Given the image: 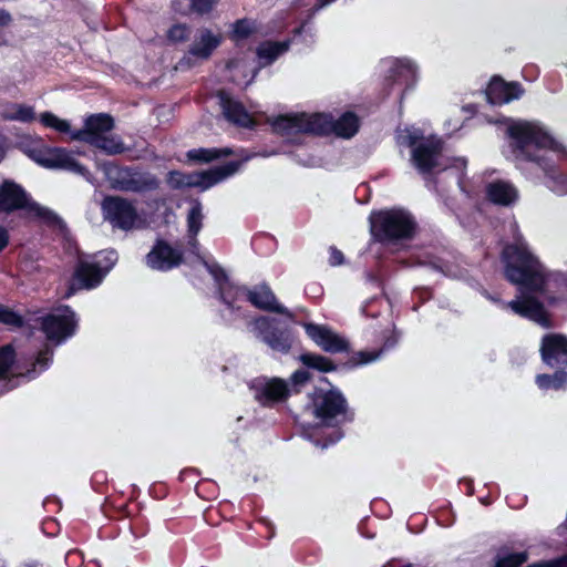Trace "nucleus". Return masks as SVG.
<instances>
[{
    "mask_svg": "<svg viewBox=\"0 0 567 567\" xmlns=\"http://www.w3.org/2000/svg\"><path fill=\"white\" fill-rule=\"evenodd\" d=\"M181 261L182 254L164 241H157L146 255L147 266L155 270H168L178 266Z\"/></svg>",
    "mask_w": 567,
    "mask_h": 567,
    "instance_id": "16",
    "label": "nucleus"
},
{
    "mask_svg": "<svg viewBox=\"0 0 567 567\" xmlns=\"http://www.w3.org/2000/svg\"><path fill=\"white\" fill-rule=\"evenodd\" d=\"M48 352H49V351L47 350L44 353H40V355H39V357H38V359H37V362H38V363H42L44 360H48V359L45 358V355L48 354Z\"/></svg>",
    "mask_w": 567,
    "mask_h": 567,
    "instance_id": "47",
    "label": "nucleus"
},
{
    "mask_svg": "<svg viewBox=\"0 0 567 567\" xmlns=\"http://www.w3.org/2000/svg\"><path fill=\"white\" fill-rule=\"evenodd\" d=\"M487 196L495 204L509 205L517 198V192L508 183L495 182L488 185Z\"/></svg>",
    "mask_w": 567,
    "mask_h": 567,
    "instance_id": "22",
    "label": "nucleus"
},
{
    "mask_svg": "<svg viewBox=\"0 0 567 567\" xmlns=\"http://www.w3.org/2000/svg\"><path fill=\"white\" fill-rule=\"evenodd\" d=\"M224 37L219 31L207 28L199 29L188 49V55L199 61L208 60L223 43Z\"/></svg>",
    "mask_w": 567,
    "mask_h": 567,
    "instance_id": "13",
    "label": "nucleus"
},
{
    "mask_svg": "<svg viewBox=\"0 0 567 567\" xmlns=\"http://www.w3.org/2000/svg\"><path fill=\"white\" fill-rule=\"evenodd\" d=\"M0 322L12 327H19L22 324V319L17 313L0 305Z\"/></svg>",
    "mask_w": 567,
    "mask_h": 567,
    "instance_id": "37",
    "label": "nucleus"
},
{
    "mask_svg": "<svg viewBox=\"0 0 567 567\" xmlns=\"http://www.w3.org/2000/svg\"><path fill=\"white\" fill-rule=\"evenodd\" d=\"M508 134L514 140L517 157L526 156V158H528L529 155L525 152V148L533 145L537 147H548L555 151L560 150V145L535 123H514L508 127Z\"/></svg>",
    "mask_w": 567,
    "mask_h": 567,
    "instance_id": "4",
    "label": "nucleus"
},
{
    "mask_svg": "<svg viewBox=\"0 0 567 567\" xmlns=\"http://www.w3.org/2000/svg\"><path fill=\"white\" fill-rule=\"evenodd\" d=\"M347 412V402L343 395L331 390L315 400V415L323 422H329Z\"/></svg>",
    "mask_w": 567,
    "mask_h": 567,
    "instance_id": "14",
    "label": "nucleus"
},
{
    "mask_svg": "<svg viewBox=\"0 0 567 567\" xmlns=\"http://www.w3.org/2000/svg\"><path fill=\"white\" fill-rule=\"evenodd\" d=\"M189 35L190 29L182 23L172 25L166 32V38L171 43L185 42L188 40Z\"/></svg>",
    "mask_w": 567,
    "mask_h": 567,
    "instance_id": "33",
    "label": "nucleus"
},
{
    "mask_svg": "<svg viewBox=\"0 0 567 567\" xmlns=\"http://www.w3.org/2000/svg\"><path fill=\"white\" fill-rule=\"evenodd\" d=\"M104 260L90 262L86 260L80 261L74 272L73 282L70 286L68 296H71L78 289H91L101 284L105 274L113 267L117 260L114 251L104 254Z\"/></svg>",
    "mask_w": 567,
    "mask_h": 567,
    "instance_id": "5",
    "label": "nucleus"
},
{
    "mask_svg": "<svg viewBox=\"0 0 567 567\" xmlns=\"http://www.w3.org/2000/svg\"><path fill=\"white\" fill-rule=\"evenodd\" d=\"M14 362V351L6 346L0 349V379L4 378Z\"/></svg>",
    "mask_w": 567,
    "mask_h": 567,
    "instance_id": "35",
    "label": "nucleus"
},
{
    "mask_svg": "<svg viewBox=\"0 0 567 567\" xmlns=\"http://www.w3.org/2000/svg\"><path fill=\"white\" fill-rule=\"evenodd\" d=\"M342 262H343V254L336 248H330V264L332 266H338V265H341Z\"/></svg>",
    "mask_w": 567,
    "mask_h": 567,
    "instance_id": "42",
    "label": "nucleus"
},
{
    "mask_svg": "<svg viewBox=\"0 0 567 567\" xmlns=\"http://www.w3.org/2000/svg\"><path fill=\"white\" fill-rule=\"evenodd\" d=\"M300 361L305 365L317 369L321 372H330L336 370L333 362L323 355L306 353L300 357Z\"/></svg>",
    "mask_w": 567,
    "mask_h": 567,
    "instance_id": "29",
    "label": "nucleus"
},
{
    "mask_svg": "<svg viewBox=\"0 0 567 567\" xmlns=\"http://www.w3.org/2000/svg\"><path fill=\"white\" fill-rule=\"evenodd\" d=\"M333 1H334V0H320V2H321V3H320V7H321V8H322V7H326V6L330 4V3H331V2H333Z\"/></svg>",
    "mask_w": 567,
    "mask_h": 567,
    "instance_id": "49",
    "label": "nucleus"
},
{
    "mask_svg": "<svg viewBox=\"0 0 567 567\" xmlns=\"http://www.w3.org/2000/svg\"><path fill=\"white\" fill-rule=\"evenodd\" d=\"M227 66H228V69H230V70L236 69V68L238 66V62H236V61H231V62H229V63H228V65H227Z\"/></svg>",
    "mask_w": 567,
    "mask_h": 567,
    "instance_id": "48",
    "label": "nucleus"
},
{
    "mask_svg": "<svg viewBox=\"0 0 567 567\" xmlns=\"http://www.w3.org/2000/svg\"><path fill=\"white\" fill-rule=\"evenodd\" d=\"M265 322H266V320H265V319H262V320H259V321H258V324H264Z\"/></svg>",
    "mask_w": 567,
    "mask_h": 567,
    "instance_id": "50",
    "label": "nucleus"
},
{
    "mask_svg": "<svg viewBox=\"0 0 567 567\" xmlns=\"http://www.w3.org/2000/svg\"><path fill=\"white\" fill-rule=\"evenodd\" d=\"M248 299L259 309L285 313L291 317L290 312L277 302L275 295L267 286H259L248 291Z\"/></svg>",
    "mask_w": 567,
    "mask_h": 567,
    "instance_id": "20",
    "label": "nucleus"
},
{
    "mask_svg": "<svg viewBox=\"0 0 567 567\" xmlns=\"http://www.w3.org/2000/svg\"><path fill=\"white\" fill-rule=\"evenodd\" d=\"M203 221V212L202 205L198 202H195L188 213L187 223H188V231L192 236H196L200 228Z\"/></svg>",
    "mask_w": 567,
    "mask_h": 567,
    "instance_id": "32",
    "label": "nucleus"
},
{
    "mask_svg": "<svg viewBox=\"0 0 567 567\" xmlns=\"http://www.w3.org/2000/svg\"><path fill=\"white\" fill-rule=\"evenodd\" d=\"M377 358H378V354H375L373 352L361 351L352 358V364L358 365V364L369 363V362L374 361Z\"/></svg>",
    "mask_w": 567,
    "mask_h": 567,
    "instance_id": "39",
    "label": "nucleus"
},
{
    "mask_svg": "<svg viewBox=\"0 0 567 567\" xmlns=\"http://www.w3.org/2000/svg\"><path fill=\"white\" fill-rule=\"evenodd\" d=\"M307 334L327 352H342L349 349L348 341L326 326L305 323Z\"/></svg>",
    "mask_w": 567,
    "mask_h": 567,
    "instance_id": "12",
    "label": "nucleus"
},
{
    "mask_svg": "<svg viewBox=\"0 0 567 567\" xmlns=\"http://www.w3.org/2000/svg\"><path fill=\"white\" fill-rule=\"evenodd\" d=\"M287 50V42H264L257 48L256 53L260 60L265 61L262 64L266 65L275 61Z\"/></svg>",
    "mask_w": 567,
    "mask_h": 567,
    "instance_id": "25",
    "label": "nucleus"
},
{
    "mask_svg": "<svg viewBox=\"0 0 567 567\" xmlns=\"http://www.w3.org/2000/svg\"><path fill=\"white\" fill-rule=\"evenodd\" d=\"M221 295L224 296V287L220 285Z\"/></svg>",
    "mask_w": 567,
    "mask_h": 567,
    "instance_id": "51",
    "label": "nucleus"
},
{
    "mask_svg": "<svg viewBox=\"0 0 567 567\" xmlns=\"http://www.w3.org/2000/svg\"><path fill=\"white\" fill-rule=\"evenodd\" d=\"M92 145L104 151L107 154H120L125 151V146L121 138L116 135L105 134L99 138V142H94Z\"/></svg>",
    "mask_w": 567,
    "mask_h": 567,
    "instance_id": "28",
    "label": "nucleus"
},
{
    "mask_svg": "<svg viewBox=\"0 0 567 567\" xmlns=\"http://www.w3.org/2000/svg\"><path fill=\"white\" fill-rule=\"evenodd\" d=\"M105 219L122 229H131L140 223L135 207L120 197L105 198L102 204Z\"/></svg>",
    "mask_w": 567,
    "mask_h": 567,
    "instance_id": "10",
    "label": "nucleus"
},
{
    "mask_svg": "<svg viewBox=\"0 0 567 567\" xmlns=\"http://www.w3.org/2000/svg\"><path fill=\"white\" fill-rule=\"evenodd\" d=\"M276 132L293 140V136L300 133L322 134L333 130L337 135L351 137L358 131V118L352 113L341 116L336 123L326 114H300L293 116H279L272 123Z\"/></svg>",
    "mask_w": 567,
    "mask_h": 567,
    "instance_id": "1",
    "label": "nucleus"
},
{
    "mask_svg": "<svg viewBox=\"0 0 567 567\" xmlns=\"http://www.w3.org/2000/svg\"><path fill=\"white\" fill-rule=\"evenodd\" d=\"M238 169V165L236 163H229L220 167H216L209 171L193 173V174H182L179 172H171L167 177V182L172 187H200L202 189H207L213 185L219 183L226 177L230 176Z\"/></svg>",
    "mask_w": 567,
    "mask_h": 567,
    "instance_id": "6",
    "label": "nucleus"
},
{
    "mask_svg": "<svg viewBox=\"0 0 567 567\" xmlns=\"http://www.w3.org/2000/svg\"><path fill=\"white\" fill-rule=\"evenodd\" d=\"M289 390L285 380L272 378L267 380L257 394V400L262 404L284 401L288 398Z\"/></svg>",
    "mask_w": 567,
    "mask_h": 567,
    "instance_id": "21",
    "label": "nucleus"
},
{
    "mask_svg": "<svg viewBox=\"0 0 567 567\" xmlns=\"http://www.w3.org/2000/svg\"><path fill=\"white\" fill-rule=\"evenodd\" d=\"M257 31V25L252 20L241 19L233 24L230 38L235 41L244 40Z\"/></svg>",
    "mask_w": 567,
    "mask_h": 567,
    "instance_id": "31",
    "label": "nucleus"
},
{
    "mask_svg": "<svg viewBox=\"0 0 567 567\" xmlns=\"http://www.w3.org/2000/svg\"><path fill=\"white\" fill-rule=\"evenodd\" d=\"M39 120L45 127L52 128L58 133L69 135L70 140H72V133H75L76 131L71 128L69 121L60 118L51 112H44L40 114Z\"/></svg>",
    "mask_w": 567,
    "mask_h": 567,
    "instance_id": "26",
    "label": "nucleus"
},
{
    "mask_svg": "<svg viewBox=\"0 0 567 567\" xmlns=\"http://www.w3.org/2000/svg\"><path fill=\"white\" fill-rule=\"evenodd\" d=\"M114 126L113 118L107 114L89 116L81 130L72 133V141H82L89 144L99 142V138L110 133Z\"/></svg>",
    "mask_w": 567,
    "mask_h": 567,
    "instance_id": "11",
    "label": "nucleus"
},
{
    "mask_svg": "<svg viewBox=\"0 0 567 567\" xmlns=\"http://www.w3.org/2000/svg\"><path fill=\"white\" fill-rule=\"evenodd\" d=\"M309 379H310V374L306 370H297L291 375V381H292L293 385H296V386L305 384Z\"/></svg>",
    "mask_w": 567,
    "mask_h": 567,
    "instance_id": "40",
    "label": "nucleus"
},
{
    "mask_svg": "<svg viewBox=\"0 0 567 567\" xmlns=\"http://www.w3.org/2000/svg\"><path fill=\"white\" fill-rule=\"evenodd\" d=\"M264 340L277 351L286 352L290 349L289 337L282 332L279 334L265 336Z\"/></svg>",
    "mask_w": 567,
    "mask_h": 567,
    "instance_id": "34",
    "label": "nucleus"
},
{
    "mask_svg": "<svg viewBox=\"0 0 567 567\" xmlns=\"http://www.w3.org/2000/svg\"><path fill=\"white\" fill-rule=\"evenodd\" d=\"M372 231L384 239L410 238L414 231V221L402 209L380 212L371 217Z\"/></svg>",
    "mask_w": 567,
    "mask_h": 567,
    "instance_id": "3",
    "label": "nucleus"
},
{
    "mask_svg": "<svg viewBox=\"0 0 567 567\" xmlns=\"http://www.w3.org/2000/svg\"><path fill=\"white\" fill-rule=\"evenodd\" d=\"M192 8L198 13H206L213 9L216 0H190Z\"/></svg>",
    "mask_w": 567,
    "mask_h": 567,
    "instance_id": "38",
    "label": "nucleus"
},
{
    "mask_svg": "<svg viewBox=\"0 0 567 567\" xmlns=\"http://www.w3.org/2000/svg\"><path fill=\"white\" fill-rule=\"evenodd\" d=\"M1 117L7 121L22 123H32L37 120L35 111L32 106L18 103L7 105L1 112Z\"/></svg>",
    "mask_w": 567,
    "mask_h": 567,
    "instance_id": "24",
    "label": "nucleus"
},
{
    "mask_svg": "<svg viewBox=\"0 0 567 567\" xmlns=\"http://www.w3.org/2000/svg\"><path fill=\"white\" fill-rule=\"evenodd\" d=\"M401 71H399V75H402L403 73H410L414 74V66L409 61H401Z\"/></svg>",
    "mask_w": 567,
    "mask_h": 567,
    "instance_id": "43",
    "label": "nucleus"
},
{
    "mask_svg": "<svg viewBox=\"0 0 567 567\" xmlns=\"http://www.w3.org/2000/svg\"><path fill=\"white\" fill-rule=\"evenodd\" d=\"M536 383L540 389H563L567 384V373L559 371L554 375L540 374L536 378Z\"/></svg>",
    "mask_w": 567,
    "mask_h": 567,
    "instance_id": "30",
    "label": "nucleus"
},
{
    "mask_svg": "<svg viewBox=\"0 0 567 567\" xmlns=\"http://www.w3.org/2000/svg\"><path fill=\"white\" fill-rule=\"evenodd\" d=\"M9 236L4 228H0V251L8 245Z\"/></svg>",
    "mask_w": 567,
    "mask_h": 567,
    "instance_id": "44",
    "label": "nucleus"
},
{
    "mask_svg": "<svg viewBox=\"0 0 567 567\" xmlns=\"http://www.w3.org/2000/svg\"><path fill=\"white\" fill-rule=\"evenodd\" d=\"M515 313L528 318L544 327L549 326L548 316L543 306L532 297L523 296L507 305Z\"/></svg>",
    "mask_w": 567,
    "mask_h": 567,
    "instance_id": "18",
    "label": "nucleus"
},
{
    "mask_svg": "<svg viewBox=\"0 0 567 567\" xmlns=\"http://www.w3.org/2000/svg\"><path fill=\"white\" fill-rule=\"evenodd\" d=\"M442 151L440 140H427L416 145L412 153L414 165L421 172H429L437 165Z\"/></svg>",
    "mask_w": 567,
    "mask_h": 567,
    "instance_id": "17",
    "label": "nucleus"
},
{
    "mask_svg": "<svg viewBox=\"0 0 567 567\" xmlns=\"http://www.w3.org/2000/svg\"><path fill=\"white\" fill-rule=\"evenodd\" d=\"M522 90L516 83H506L499 78H493L487 86L486 96L492 104H504L518 99Z\"/></svg>",
    "mask_w": 567,
    "mask_h": 567,
    "instance_id": "19",
    "label": "nucleus"
},
{
    "mask_svg": "<svg viewBox=\"0 0 567 567\" xmlns=\"http://www.w3.org/2000/svg\"><path fill=\"white\" fill-rule=\"evenodd\" d=\"M75 328V313L69 307L59 308L41 318V329L47 339L56 344L71 337Z\"/></svg>",
    "mask_w": 567,
    "mask_h": 567,
    "instance_id": "7",
    "label": "nucleus"
},
{
    "mask_svg": "<svg viewBox=\"0 0 567 567\" xmlns=\"http://www.w3.org/2000/svg\"><path fill=\"white\" fill-rule=\"evenodd\" d=\"M221 105L225 116L241 126H249L254 123L251 116L244 110L238 102L231 101L221 95Z\"/></svg>",
    "mask_w": 567,
    "mask_h": 567,
    "instance_id": "23",
    "label": "nucleus"
},
{
    "mask_svg": "<svg viewBox=\"0 0 567 567\" xmlns=\"http://www.w3.org/2000/svg\"><path fill=\"white\" fill-rule=\"evenodd\" d=\"M506 260V277L514 284L529 290H540L544 275L538 260L528 251L526 245L518 240L503 251Z\"/></svg>",
    "mask_w": 567,
    "mask_h": 567,
    "instance_id": "2",
    "label": "nucleus"
},
{
    "mask_svg": "<svg viewBox=\"0 0 567 567\" xmlns=\"http://www.w3.org/2000/svg\"><path fill=\"white\" fill-rule=\"evenodd\" d=\"M526 558L524 553L499 556L496 560V567H518Z\"/></svg>",
    "mask_w": 567,
    "mask_h": 567,
    "instance_id": "36",
    "label": "nucleus"
},
{
    "mask_svg": "<svg viewBox=\"0 0 567 567\" xmlns=\"http://www.w3.org/2000/svg\"><path fill=\"white\" fill-rule=\"evenodd\" d=\"M543 361L550 365H567V338L561 334H547L540 346Z\"/></svg>",
    "mask_w": 567,
    "mask_h": 567,
    "instance_id": "15",
    "label": "nucleus"
},
{
    "mask_svg": "<svg viewBox=\"0 0 567 567\" xmlns=\"http://www.w3.org/2000/svg\"><path fill=\"white\" fill-rule=\"evenodd\" d=\"M229 148H198V150H192L187 153L188 159L197 161V162H210L214 161L220 156H228L230 154Z\"/></svg>",
    "mask_w": 567,
    "mask_h": 567,
    "instance_id": "27",
    "label": "nucleus"
},
{
    "mask_svg": "<svg viewBox=\"0 0 567 567\" xmlns=\"http://www.w3.org/2000/svg\"><path fill=\"white\" fill-rule=\"evenodd\" d=\"M528 567H567V556H564L551 561L534 564Z\"/></svg>",
    "mask_w": 567,
    "mask_h": 567,
    "instance_id": "41",
    "label": "nucleus"
},
{
    "mask_svg": "<svg viewBox=\"0 0 567 567\" xmlns=\"http://www.w3.org/2000/svg\"><path fill=\"white\" fill-rule=\"evenodd\" d=\"M209 271L216 278V280L220 281L221 278L225 279V275L221 270L209 267Z\"/></svg>",
    "mask_w": 567,
    "mask_h": 567,
    "instance_id": "46",
    "label": "nucleus"
},
{
    "mask_svg": "<svg viewBox=\"0 0 567 567\" xmlns=\"http://www.w3.org/2000/svg\"><path fill=\"white\" fill-rule=\"evenodd\" d=\"M28 155L35 163L48 168H62L76 173H84V168L73 155L63 148L40 146L28 151Z\"/></svg>",
    "mask_w": 567,
    "mask_h": 567,
    "instance_id": "9",
    "label": "nucleus"
},
{
    "mask_svg": "<svg viewBox=\"0 0 567 567\" xmlns=\"http://www.w3.org/2000/svg\"><path fill=\"white\" fill-rule=\"evenodd\" d=\"M23 207H28L35 216L48 221L58 220V217L48 208L37 204H28L25 194L20 186L11 182H4L0 186V210L9 213Z\"/></svg>",
    "mask_w": 567,
    "mask_h": 567,
    "instance_id": "8",
    "label": "nucleus"
},
{
    "mask_svg": "<svg viewBox=\"0 0 567 567\" xmlns=\"http://www.w3.org/2000/svg\"><path fill=\"white\" fill-rule=\"evenodd\" d=\"M10 14L3 10H0V24L6 25L10 22Z\"/></svg>",
    "mask_w": 567,
    "mask_h": 567,
    "instance_id": "45",
    "label": "nucleus"
}]
</instances>
